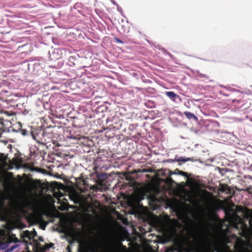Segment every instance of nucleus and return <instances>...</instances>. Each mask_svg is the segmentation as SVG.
Segmentation results:
<instances>
[{"instance_id":"f257e3e1","label":"nucleus","mask_w":252,"mask_h":252,"mask_svg":"<svg viewBox=\"0 0 252 252\" xmlns=\"http://www.w3.org/2000/svg\"><path fill=\"white\" fill-rule=\"evenodd\" d=\"M34 235L29 230H25L21 233V238L18 239L15 235L11 234L7 239V242L13 245L6 250L7 252H18L21 249H28V245H32L34 241Z\"/></svg>"},{"instance_id":"f03ea898","label":"nucleus","mask_w":252,"mask_h":252,"mask_svg":"<svg viewBox=\"0 0 252 252\" xmlns=\"http://www.w3.org/2000/svg\"><path fill=\"white\" fill-rule=\"evenodd\" d=\"M192 249L193 244L189 239L184 238L175 242L166 252H191Z\"/></svg>"},{"instance_id":"7ed1b4c3","label":"nucleus","mask_w":252,"mask_h":252,"mask_svg":"<svg viewBox=\"0 0 252 252\" xmlns=\"http://www.w3.org/2000/svg\"><path fill=\"white\" fill-rule=\"evenodd\" d=\"M111 252H126L127 248L123 245L122 243L118 244L113 245L110 248Z\"/></svg>"},{"instance_id":"20e7f679","label":"nucleus","mask_w":252,"mask_h":252,"mask_svg":"<svg viewBox=\"0 0 252 252\" xmlns=\"http://www.w3.org/2000/svg\"><path fill=\"white\" fill-rule=\"evenodd\" d=\"M37 247L40 249V251L42 252H45L47 250H49L51 248L54 246V244L52 243L49 244H45L44 246H41L38 243H36Z\"/></svg>"},{"instance_id":"39448f33","label":"nucleus","mask_w":252,"mask_h":252,"mask_svg":"<svg viewBox=\"0 0 252 252\" xmlns=\"http://www.w3.org/2000/svg\"><path fill=\"white\" fill-rule=\"evenodd\" d=\"M244 217L247 220H249V224L252 226V209H247L244 213Z\"/></svg>"},{"instance_id":"423d86ee","label":"nucleus","mask_w":252,"mask_h":252,"mask_svg":"<svg viewBox=\"0 0 252 252\" xmlns=\"http://www.w3.org/2000/svg\"><path fill=\"white\" fill-rule=\"evenodd\" d=\"M69 138L70 139H74L76 141L77 140H84V141L82 142V143H84L86 142V144L88 143V139L86 137L84 136H81L80 134H77L76 135H71V136H69Z\"/></svg>"},{"instance_id":"0eeeda50","label":"nucleus","mask_w":252,"mask_h":252,"mask_svg":"<svg viewBox=\"0 0 252 252\" xmlns=\"http://www.w3.org/2000/svg\"><path fill=\"white\" fill-rule=\"evenodd\" d=\"M165 94L172 101H175L176 98H180V96L173 92H165Z\"/></svg>"},{"instance_id":"6e6552de","label":"nucleus","mask_w":252,"mask_h":252,"mask_svg":"<svg viewBox=\"0 0 252 252\" xmlns=\"http://www.w3.org/2000/svg\"><path fill=\"white\" fill-rule=\"evenodd\" d=\"M4 211V197L0 193V215H2Z\"/></svg>"},{"instance_id":"1a4fd4ad","label":"nucleus","mask_w":252,"mask_h":252,"mask_svg":"<svg viewBox=\"0 0 252 252\" xmlns=\"http://www.w3.org/2000/svg\"><path fill=\"white\" fill-rule=\"evenodd\" d=\"M91 250L87 245H84L80 246L79 249V252H90Z\"/></svg>"},{"instance_id":"9d476101","label":"nucleus","mask_w":252,"mask_h":252,"mask_svg":"<svg viewBox=\"0 0 252 252\" xmlns=\"http://www.w3.org/2000/svg\"><path fill=\"white\" fill-rule=\"evenodd\" d=\"M32 138L37 143L39 144H42L43 143L42 141L40 140V139L38 138V135L37 133L34 134L33 133H32Z\"/></svg>"},{"instance_id":"9b49d317","label":"nucleus","mask_w":252,"mask_h":252,"mask_svg":"<svg viewBox=\"0 0 252 252\" xmlns=\"http://www.w3.org/2000/svg\"><path fill=\"white\" fill-rule=\"evenodd\" d=\"M184 114L189 119H191L192 118L196 119V117L192 113L189 112H185Z\"/></svg>"},{"instance_id":"f8f14e48","label":"nucleus","mask_w":252,"mask_h":252,"mask_svg":"<svg viewBox=\"0 0 252 252\" xmlns=\"http://www.w3.org/2000/svg\"><path fill=\"white\" fill-rule=\"evenodd\" d=\"M220 252V250H218L216 248H213L211 247H209L204 252Z\"/></svg>"},{"instance_id":"ddd939ff","label":"nucleus","mask_w":252,"mask_h":252,"mask_svg":"<svg viewBox=\"0 0 252 252\" xmlns=\"http://www.w3.org/2000/svg\"><path fill=\"white\" fill-rule=\"evenodd\" d=\"M191 159L190 158H185L183 157H180V158L176 159L177 161H183L184 162H185L188 161L190 160Z\"/></svg>"},{"instance_id":"4468645a","label":"nucleus","mask_w":252,"mask_h":252,"mask_svg":"<svg viewBox=\"0 0 252 252\" xmlns=\"http://www.w3.org/2000/svg\"><path fill=\"white\" fill-rule=\"evenodd\" d=\"M221 190L222 191H225L226 190L229 191L230 189L227 185H222L221 187Z\"/></svg>"},{"instance_id":"2eb2a0df","label":"nucleus","mask_w":252,"mask_h":252,"mask_svg":"<svg viewBox=\"0 0 252 252\" xmlns=\"http://www.w3.org/2000/svg\"><path fill=\"white\" fill-rule=\"evenodd\" d=\"M142 171H143V172L145 173H151L153 171V170L151 168H150L148 169H142Z\"/></svg>"},{"instance_id":"dca6fc26","label":"nucleus","mask_w":252,"mask_h":252,"mask_svg":"<svg viewBox=\"0 0 252 252\" xmlns=\"http://www.w3.org/2000/svg\"><path fill=\"white\" fill-rule=\"evenodd\" d=\"M180 174H181L184 176H185V177L188 176V173L187 172H184L183 171H180Z\"/></svg>"},{"instance_id":"f3484780","label":"nucleus","mask_w":252,"mask_h":252,"mask_svg":"<svg viewBox=\"0 0 252 252\" xmlns=\"http://www.w3.org/2000/svg\"><path fill=\"white\" fill-rule=\"evenodd\" d=\"M115 41L118 43H124V42L118 38H115Z\"/></svg>"},{"instance_id":"a211bd4d","label":"nucleus","mask_w":252,"mask_h":252,"mask_svg":"<svg viewBox=\"0 0 252 252\" xmlns=\"http://www.w3.org/2000/svg\"><path fill=\"white\" fill-rule=\"evenodd\" d=\"M142 171V169H135L134 170V172L135 173H142V172H143V171Z\"/></svg>"},{"instance_id":"6ab92c4d","label":"nucleus","mask_w":252,"mask_h":252,"mask_svg":"<svg viewBox=\"0 0 252 252\" xmlns=\"http://www.w3.org/2000/svg\"><path fill=\"white\" fill-rule=\"evenodd\" d=\"M27 131H26L25 130H22V134L23 135H26L27 134Z\"/></svg>"},{"instance_id":"aec40b11","label":"nucleus","mask_w":252,"mask_h":252,"mask_svg":"<svg viewBox=\"0 0 252 252\" xmlns=\"http://www.w3.org/2000/svg\"><path fill=\"white\" fill-rule=\"evenodd\" d=\"M250 189H251V188H247L246 189H243V190L245 191H247L249 192H250Z\"/></svg>"},{"instance_id":"412c9836","label":"nucleus","mask_w":252,"mask_h":252,"mask_svg":"<svg viewBox=\"0 0 252 252\" xmlns=\"http://www.w3.org/2000/svg\"><path fill=\"white\" fill-rule=\"evenodd\" d=\"M3 119H1V118H0V124H3Z\"/></svg>"},{"instance_id":"4be33fe9","label":"nucleus","mask_w":252,"mask_h":252,"mask_svg":"<svg viewBox=\"0 0 252 252\" xmlns=\"http://www.w3.org/2000/svg\"><path fill=\"white\" fill-rule=\"evenodd\" d=\"M39 240L40 241H43V238H42V237H40L39 238Z\"/></svg>"}]
</instances>
